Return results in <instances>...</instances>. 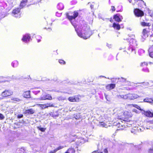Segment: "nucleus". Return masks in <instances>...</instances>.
<instances>
[{
  "instance_id": "nucleus-1",
  "label": "nucleus",
  "mask_w": 153,
  "mask_h": 153,
  "mask_svg": "<svg viewBox=\"0 0 153 153\" xmlns=\"http://www.w3.org/2000/svg\"><path fill=\"white\" fill-rule=\"evenodd\" d=\"M76 30L78 36L84 39L89 38L91 35V33L89 27L87 26L82 27L81 30H79V32Z\"/></svg>"
},
{
  "instance_id": "nucleus-2",
  "label": "nucleus",
  "mask_w": 153,
  "mask_h": 153,
  "mask_svg": "<svg viewBox=\"0 0 153 153\" xmlns=\"http://www.w3.org/2000/svg\"><path fill=\"white\" fill-rule=\"evenodd\" d=\"M13 94V91L10 90H5L1 93V95L3 97H5L10 96Z\"/></svg>"
},
{
  "instance_id": "nucleus-3",
  "label": "nucleus",
  "mask_w": 153,
  "mask_h": 153,
  "mask_svg": "<svg viewBox=\"0 0 153 153\" xmlns=\"http://www.w3.org/2000/svg\"><path fill=\"white\" fill-rule=\"evenodd\" d=\"M134 12L135 15L137 17H141L144 15L143 11L138 9H135Z\"/></svg>"
},
{
  "instance_id": "nucleus-4",
  "label": "nucleus",
  "mask_w": 153,
  "mask_h": 153,
  "mask_svg": "<svg viewBox=\"0 0 153 153\" xmlns=\"http://www.w3.org/2000/svg\"><path fill=\"white\" fill-rule=\"evenodd\" d=\"M52 99V97L49 94L41 96L39 99V100H51Z\"/></svg>"
},
{
  "instance_id": "nucleus-5",
  "label": "nucleus",
  "mask_w": 153,
  "mask_h": 153,
  "mask_svg": "<svg viewBox=\"0 0 153 153\" xmlns=\"http://www.w3.org/2000/svg\"><path fill=\"white\" fill-rule=\"evenodd\" d=\"M78 15V13L76 11L74 12L73 15V16H70L67 14V16L68 18L70 20H72L73 19H75L76 18Z\"/></svg>"
},
{
  "instance_id": "nucleus-6",
  "label": "nucleus",
  "mask_w": 153,
  "mask_h": 153,
  "mask_svg": "<svg viewBox=\"0 0 153 153\" xmlns=\"http://www.w3.org/2000/svg\"><path fill=\"white\" fill-rule=\"evenodd\" d=\"M114 19L115 21L119 22H121L122 19H123L122 16H120L119 14H117L114 16Z\"/></svg>"
},
{
  "instance_id": "nucleus-7",
  "label": "nucleus",
  "mask_w": 153,
  "mask_h": 153,
  "mask_svg": "<svg viewBox=\"0 0 153 153\" xmlns=\"http://www.w3.org/2000/svg\"><path fill=\"white\" fill-rule=\"evenodd\" d=\"M20 11V9L19 8H17L14 10L13 11L12 13L14 14V16L15 17H19L20 15H18V14L19 13Z\"/></svg>"
},
{
  "instance_id": "nucleus-8",
  "label": "nucleus",
  "mask_w": 153,
  "mask_h": 153,
  "mask_svg": "<svg viewBox=\"0 0 153 153\" xmlns=\"http://www.w3.org/2000/svg\"><path fill=\"white\" fill-rule=\"evenodd\" d=\"M129 99L134 100L139 97V96L134 94H129Z\"/></svg>"
},
{
  "instance_id": "nucleus-9",
  "label": "nucleus",
  "mask_w": 153,
  "mask_h": 153,
  "mask_svg": "<svg viewBox=\"0 0 153 153\" xmlns=\"http://www.w3.org/2000/svg\"><path fill=\"white\" fill-rule=\"evenodd\" d=\"M30 39V37L28 34H26L24 36L22 40L23 41L25 42H27L29 41Z\"/></svg>"
},
{
  "instance_id": "nucleus-10",
  "label": "nucleus",
  "mask_w": 153,
  "mask_h": 153,
  "mask_svg": "<svg viewBox=\"0 0 153 153\" xmlns=\"http://www.w3.org/2000/svg\"><path fill=\"white\" fill-rule=\"evenodd\" d=\"M68 100L71 102H75L79 101V99L76 97H70L68 99Z\"/></svg>"
},
{
  "instance_id": "nucleus-11",
  "label": "nucleus",
  "mask_w": 153,
  "mask_h": 153,
  "mask_svg": "<svg viewBox=\"0 0 153 153\" xmlns=\"http://www.w3.org/2000/svg\"><path fill=\"white\" fill-rule=\"evenodd\" d=\"M148 36V34L147 33V31L146 29H144L143 30L142 32V37L143 39V41Z\"/></svg>"
},
{
  "instance_id": "nucleus-12",
  "label": "nucleus",
  "mask_w": 153,
  "mask_h": 153,
  "mask_svg": "<svg viewBox=\"0 0 153 153\" xmlns=\"http://www.w3.org/2000/svg\"><path fill=\"white\" fill-rule=\"evenodd\" d=\"M143 113L146 116L149 117H153V112H152L149 111H144V112Z\"/></svg>"
},
{
  "instance_id": "nucleus-13",
  "label": "nucleus",
  "mask_w": 153,
  "mask_h": 153,
  "mask_svg": "<svg viewBox=\"0 0 153 153\" xmlns=\"http://www.w3.org/2000/svg\"><path fill=\"white\" fill-rule=\"evenodd\" d=\"M117 97L119 99L122 98L124 99H129V94L125 95H119L117 96Z\"/></svg>"
},
{
  "instance_id": "nucleus-14",
  "label": "nucleus",
  "mask_w": 153,
  "mask_h": 153,
  "mask_svg": "<svg viewBox=\"0 0 153 153\" xmlns=\"http://www.w3.org/2000/svg\"><path fill=\"white\" fill-rule=\"evenodd\" d=\"M115 85L114 84H109L106 87V88L107 90H109L112 89L114 88Z\"/></svg>"
},
{
  "instance_id": "nucleus-15",
  "label": "nucleus",
  "mask_w": 153,
  "mask_h": 153,
  "mask_svg": "<svg viewBox=\"0 0 153 153\" xmlns=\"http://www.w3.org/2000/svg\"><path fill=\"white\" fill-rule=\"evenodd\" d=\"M36 105L37 106L40 107L41 109H45V108L48 107V106H47L46 104L42 105L39 104H37Z\"/></svg>"
},
{
  "instance_id": "nucleus-16",
  "label": "nucleus",
  "mask_w": 153,
  "mask_h": 153,
  "mask_svg": "<svg viewBox=\"0 0 153 153\" xmlns=\"http://www.w3.org/2000/svg\"><path fill=\"white\" fill-rule=\"evenodd\" d=\"M34 112V111L33 109H30L25 110L24 113L25 114H33Z\"/></svg>"
},
{
  "instance_id": "nucleus-17",
  "label": "nucleus",
  "mask_w": 153,
  "mask_h": 153,
  "mask_svg": "<svg viewBox=\"0 0 153 153\" xmlns=\"http://www.w3.org/2000/svg\"><path fill=\"white\" fill-rule=\"evenodd\" d=\"M23 97L25 98H29L30 96V91H26L24 92L23 94Z\"/></svg>"
},
{
  "instance_id": "nucleus-18",
  "label": "nucleus",
  "mask_w": 153,
  "mask_h": 153,
  "mask_svg": "<svg viewBox=\"0 0 153 153\" xmlns=\"http://www.w3.org/2000/svg\"><path fill=\"white\" fill-rule=\"evenodd\" d=\"M27 2V0H22L20 4V6L22 8L23 7L26 5Z\"/></svg>"
},
{
  "instance_id": "nucleus-19",
  "label": "nucleus",
  "mask_w": 153,
  "mask_h": 153,
  "mask_svg": "<svg viewBox=\"0 0 153 153\" xmlns=\"http://www.w3.org/2000/svg\"><path fill=\"white\" fill-rule=\"evenodd\" d=\"M113 27L114 28L116 29L117 30H119L120 29V25L117 24H116L115 23H114L113 25Z\"/></svg>"
},
{
  "instance_id": "nucleus-20",
  "label": "nucleus",
  "mask_w": 153,
  "mask_h": 153,
  "mask_svg": "<svg viewBox=\"0 0 153 153\" xmlns=\"http://www.w3.org/2000/svg\"><path fill=\"white\" fill-rule=\"evenodd\" d=\"M143 101L145 102H147L151 103V102H153V100L150 98H147L144 99L143 100Z\"/></svg>"
},
{
  "instance_id": "nucleus-21",
  "label": "nucleus",
  "mask_w": 153,
  "mask_h": 153,
  "mask_svg": "<svg viewBox=\"0 0 153 153\" xmlns=\"http://www.w3.org/2000/svg\"><path fill=\"white\" fill-rule=\"evenodd\" d=\"M140 24H141V25L143 26H150L151 25L150 23H147L144 22H141Z\"/></svg>"
},
{
  "instance_id": "nucleus-22",
  "label": "nucleus",
  "mask_w": 153,
  "mask_h": 153,
  "mask_svg": "<svg viewBox=\"0 0 153 153\" xmlns=\"http://www.w3.org/2000/svg\"><path fill=\"white\" fill-rule=\"evenodd\" d=\"M99 126L102 127H105V128H107L108 127V126L106 125V124L104 122H101L99 124Z\"/></svg>"
},
{
  "instance_id": "nucleus-23",
  "label": "nucleus",
  "mask_w": 153,
  "mask_h": 153,
  "mask_svg": "<svg viewBox=\"0 0 153 153\" xmlns=\"http://www.w3.org/2000/svg\"><path fill=\"white\" fill-rule=\"evenodd\" d=\"M75 151L73 149H68L67 151L65 153H73Z\"/></svg>"
},
{
  "instance_id": "nucleus-24",
  "label": "nucleus",
  "mask_w": 153,
  "mask_h": 153,
  "mask_svg": "<svg viewBox=\"0 0 153 153\" xmlns=\"http://www.w3.org/2000/svg\"><path fill=\"white\" fill-rule=\"evenodd\" d=\"M13 102H19L20 100L17 98L13 97L11 98Z\"/></svg>"
},
{
  "instance_id": "nucleus-25",
  "label": "nucleus",
  "mask_w": 153,
  "mask_h": 153,
  "mask_svg": "<svg viewBox=\"0 0 153 153\" xmlns=\"http://www.w3.org/2000/svg\"><path fill=\"white\" fill-rule=\"evenodd\" d=\"M37 128L41 131L42 132H44L46 129V128H42L39 126L37 127Z\"/></svg>"
},
{
  "instance_id": "nucleus-26",
  "label": "nucleus",
  "mask_w": 153,
  "mask_h": 153,
  "mask_svg": "<svg viewBox=\"0 0 153 153\" xmlns=\"http://www.w3.org/2000/svg\"><path fill=\"white\" fill-rule=\"evenodd\" d=\"M123 123V122L121 121H120V122H119L117 124V126H118V127L120 128V126H122L123 127V126L122 124V123Z\"/></svg>"
},
{
  "instance_id": "nucleus-27",
  "label": "nucleus",
  "mask_w": 153,
  "mask_h": 153,
  "mask_svg": "<svg viewBox=\"0 0 153 153\" xmlns=\"http://www.w3.org/2000/svg\"><path fill=\"white\" fill-rule=\"evenodd\" d=\"M132 105L134 107L140 110H142L140 107L137 105Z\"/></svg>"
},
{
  "instance_id": "nucleus-28",
  "label": "nucleus",
  "mask_w": 153,
  "mask_h": 153,
  "mask_svg": "<svg viewBox=\"0 0 153 153\" xmlns=\"http://www.w3.org/2000/svg\"><path fill=\"white\" fill-rule=\"evenodd\" d=\"M4 116L2 114L0 113V120H3L4 119Z\"/></svg>"
},
{
  "instance_id": "nucleus-29",
  "label": "nucleus",
  "mask_w": 153,
  "mask_h": 153,
  "mask_svg": "<svg viewBox=\"0 0 153 153\" xmlns=\"http://www.w3.org/2000/svg\"><path fill=\"white\" fill-rule=\"evenodd\" d=\"M59 63L60 64H65V62L63 60H59Z\"/></svg>"
},
{
  "instance_id": "nucleus-30",
  "label": "nucleus",
  "mask_w": 153,
  "mask_h": 153,
  "mask_svg": "<svg viewBox=\"0 0 153 153\" xmlns=\"http://www.w3.org/2000/svg\"><path fill=\"white\" fill-rule=\"evenodd\" d=\"M147 65V64L146 62H143L141 64V65L142 66H144L145 65L146 66Z\"/></svg>"
},
{
  "instance_id": "nucleus-31",
  "label": "nucleus",
  "mask_w": 153,
  "mask_h": 153,
  "mask_svg": "<svg viewBox=\"0 0 153 153\" xmlns=\"http://www.w3.org/2000/svg\"><path fill=\"white\" fill-rule=\"evenodd\" d=\"M23 115L22 114H19L18 115L17 117L18 118H20L22 117Z\"/></svg>"
},
{
  "instance_id": "nucleus-32",
  "label": "nucleus",
  "mask_w": 153,
  "mask_h": 153,
  "mask_svg": "<svg viewBox=\"0 0 153 153\" xmlns=\"http://www.w3.org/2000/svg\"><path fill=\"white\" fill-rule=\"evenodd\" d=\"M47 104V106H48V107H53L54 106L53 104H51L50 103H47L46 104Z\"/></svg>"
},
{
  "instance_id": "nucleus-33",
  "label": "nucleus",
  "mask_w": 153,
  "mask_h": 153,
  "mask_svg": "<svg viewBox=\"0 0 153 153\" xmlns=\"http://www.w3.org/2000/svg\"><path fill=\"white\" fill-rule=\"evenodd\" d=\"M149 153H153V149H150L148 151Z\"/></svg>"
},
{
  "instance_id": "nucleus-34",
  "label": "nucleus",
  "mask_w": 153,
  "mask_h": 153,
  "mask_svg": "<svg viewBox=\"0 0 153 153\" xmlns=\"http://www.w3.org/2000/svg\"><path fill=\"white\" fill-rule=\"evenodd\" d=\"M111 10L113 11H114L115 10V7H114L113 6H112L111 7Z\"/></svg>"
},
{
  "instance_id": "nucleus-35",
  "label": "nucleus",
  "mask_w": 153,
  "mask_h": 153,
  "mask_svg": "<svg viewBox=\"0 0 153 153\" xmlns=\"http://www.w3.org/2000/svg\"><path fill=\"white\" fill-rule=\"evenodd\" d=\"M64 147L63 146H59L58 147V148H57V149H58V150L62 149Z\"/></svg>"
},
{
  "instance_id": "nucleus-36",
  "label": "nucleus",
  "mask_w": 153,
  "mask_h": 153,
  "mask_svg": "<svg viewBox=\"0 0 153 153\" xmlns=\"http://www.w3.org/2000/svg\"><path fill=\"white\" fill-rule=\"evenodd\" d=\"M150 40L152 41H153V35H151L150 36Z\"/></svg>"
},
{
  "instance_id": "nucleus-37",
  "label": "nucleus",
  "mask_w": 153,
  "mask_h": 153,
  "mask_svg": "<svg viewBox=\"0 0 153 153\" xmlns=\"http://www.w3.org/2000/svg\"><path fill=\"white\" fill-rule=\"evenodd\" d=\"M131 42H135L136 41H135V39H131L130 40V43H131Z\"/></svg>"
},
{
  "instance_id": "nucleus-38",
  "label": "nucleus",
  "mask_w": 153,
  "mask_h": 153,
  "mask_svg": "<svg viewBox=\"0 0 153 153\" xmlns=\"http://www.w3.org/2000/svg\"><path fill=\"white\" fill-rule=\"evenodd\" d=\"M104 153H108V151L107 150V149H105L104 150Z\"/></svg>"
},
{
  "instance_id": "nucleus-39",
  "label": "nucleus",
  "mask_w": 153,
  "mask_h": 153,
  "mask_svg": "<svg viewBox=\"0 0 153 153\" xmlns=\"http://www.w3.org/2000/svg\"><path fill=\"white\" fill-rule=\"evenodd\" d=\"M58 150V149H57V148H56V149H54L53 152H54V153H55L56 152H57Z\"/></svg>"
},
{
  "instance_id": "nucleus-40",
  "label": "nucleus",
  "mask_w": 153,
  "mask_h": 153,
  "mask_svg": "<svg viewBox=\"0 0 153 153\" xmlns=\"http://www.w3.org/2000/svg\"><path fill=\"white\" fill-rule=\"evenodd\" d=\"M107 46L109 48H111V45H110V44H108L107 45Z\"/></svg>"
},
{
  "instance_id": "nucleus-41",
  "label": "nucleus",
  "mask_w": 153,
  "mask_h": 153,
  "mask_svg": "<svg viewBox=\"0 0 153 153\" xmlns=\"http://www.w3.org/2000/svg\"><path fill=\"white\" fill-rule=\"evenodd\" d=\"M91 153H98V152L97 151H95L93 152H92Z\"/></svg>"
},
{
  "instance_id": "nucleus-42",
  "label": "nucleus",
  "mask_w": 153,
  "mask_h": 153,
  "mask_svg": "<svg viewBox=\"0 0 153 153\" xmlns=\"http://www.w3.org/2000/svg\"><path fill=\"white\" fill-rule=\"evenodd\" d=\"M123 129H124V128H119V129H117V130H123Z\"/></svg>"
},
{
  "instance_id": "nucleus-43",
  "label": "nucleus",
  "mask_w": 153,
  "mask_h": 153,
  "mask_svg": "<svg viewBox=\"0 0 153 153\" xmlns=\"http://www.w3.org/2000/svg\"><path fill=\"white\" fill-rule=\"evenodd\" d=\"M50 153H54L53 151H51L50 152Z\"/></svg>"
},
{
  "instance_id": "nucleus-44",
  "label": "nucleus",
  "mask_w": 153,
  "mask_h": 153,
  "mask_svg": "<svg viewBox=\"0 0 153 153\" xmlns=\"http://www.w3.org/2000/svg\"><path fill=\"white\" fill-rule=\"evenodd\" d=\"M146 72H149V70L148 69H147L146 70Z\"/></svg>"
},
{
  "instance_id": "nucleus-45",
  "label": "nucleus",
  "mask_w": 153,
  "mask_h": 153,
  "mask_svg": "<svg viewBox=\"0 0 153 153\" xmlns=\"http://www.w3.org/2000/svg\"><path fill=\"white\" fill-rule=\"evenodd\" d=\"M124 39V40L126 39V40H129L130 39H129V38H128V39Z\"/></svg>"
},
{
  "instance_id": "nucleus-46",
  "label": "nucleus",
  "mask_w": 153,
  "mask_h": 153,
  "mask_svg": "<svg viewBox=\"0 0 153 153\" xmlns=\"http://www.w3.org/2000/svg\"><path fill=\"white\" fill-rule=\"evenodd\" d=\"M40 41V39L38 40V42H39Z\"/></svg>"
},
{
  "instance_id": "nucleus-47",
  "label": "nucleus",
  "mask_w": 153,
  "mask_h": 153,
  "mask_svg": "<svg viewBox=\"0 0 153 153\" xmlns=\"http://www.w3.org/2000/svg\"><path fill=\"white\" fill-rule=\"evenodd\" d=\"M122 79H123L124 80V81H125V80H126V79H123V78H122Z\"/></svg>"
},
{
  "instance_id": "nucleus-48",
  "label": "nucleus",
  "mask_w": 153,
  "mask_h": 153,
  "mask_svg": "<svg viewBox=\"0 0 153 153\" xmlns=\"http://www.w3.org/2000/svg\"><path fill=\"white\" fill-rule=\"evenodd\" d=\"M141 1L142 2H143V3H144V2L143 1L141 0Z\"/></svg>"
},
{
  "instance_id": "nucleus-49",
  "label": "nucleus",
  "mask_w": 153,
  "mask_h": 153,
  "mask_svg": "<svg viewBox=\"0 0 153 153\" xmlns=\"http://www.w3.org/2000/svg\"><path fill=\"white\" fill-rule=\"evenodd\" d=\"M98 153H102V152H98Z\"/></svg>"
},
{
  "instance_id": "nucleus-50",
  "label": "nucleus",
  "mask_w": 153,
  "mask_h": 153,
  "mask_svg": "<svg viewBox=\"0 0 153 153\" xmlns=\"http://www.w3.org/2000/svg\"><path fill=\"white\" fill-rule=\"evenodd\" d=\"M151 103H153V102H151Z\"/></svg>"
},
{
  "instance_id": "nucleus-51",
  "label": "nucleus",
  "mask_w": 153,
  "mask_h": 153,
  "mask_svg": "<svg viewBox=\"0 0 153 153\" xmlns=\"http://www.w3.org/2000/svg\"><path fill=\"white\" fill-rule=\"evenodd\" d=\"M106 99H107V100H108L107 99V98H106Z\"/></svg>"
},
{
  "instance_id": "nucleus-52",
  "label": "nucleus",
  "mask_w": 153,
  "mask_h": 153,
  "mask_svg": "<svg viewBox=\"0 0 153 153\" xmlns=\"http://www.w3.org/2000/svg\"><path fill=\"white\" fill-rule=\"evenodd\" d=\"M91 7H92V6H91Z\"/></svg>"
},
{
  "instance_id": "nucleus-53",
  "label": "nucleus",
  "mask_w": 153,
  "mask_h": 153,
  "mask_svg": "<svg viewBox=\"0 0 153 153\" xmlns=\"http://www.w3.org/2000/svg\"><path fill=\"white\" fill-rule=\"evenodd\" d=\"M91 7H92V6H91Z\"/></svg>"
},
{
  "instance_id": "nucleus-54",
  "label": "nucleus",
  "mask_w": 153,
  "mask_h": 153,
  "mask_svg": "<svg viewBox=\"0 0 153 153\" xmlns=\"http://www.w3.org/2000/svg\"><path fill=\"white\" fill-rule=\"evenodd\" d=\"M146 129H148V128H146Z\"/></svg>"
},
{
  "instance_id": "nucleus-55",
  "label": "nucleus",
  "mask_w": 153,
  "mask_h": 153,
  "mask_svg": "<svg viewBox=\"0 0 153 153\" xmlns=\"http://www.w3.org/2000/svg\"><path fill=\"white\" fill-rule=\"evenodd\" d=\"M103 77H105L104 76H102Z\"/></svg>"
},
{
  "instance_id": "nucleus-56",
  "label": "nucleus",
  "mask_w": 153,
  "mask_h": 153,
  "mask_svg": "<svg viewBox=\"0 0 153 153\" xmlns=\"http://www.w3.org/2000/svg\"><path fill=\"white\" fill-rule=\"evenodd\" d=\"M74 152H73V153H74Z\"/></svg>"
}]
</instances>
